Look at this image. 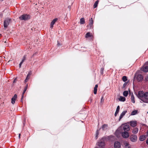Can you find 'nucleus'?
<instances>
[{
    "mask_svg": "<svg viewBox=\"0 0 148 148\" xmlns=\"http://www.w3.org/2000/svg\"><path fill=\"white\" fill-rule=\"evenodd\" d=\"M122 80L124 82L127 81V77L126 76H123L122 77Z\"/></svg>",
    "mask_w": 148,
    "mask_h": 148,
    "instance_id": "obj_31",
    "label": "nucleus"
},
{
    "mask_svg": "<svg viewBox=\"0 0 148 148\" xmlns=\"http://www.w3.org/2000/svg\"><path fill=\"white\" fill-rule=\"evenodd\" d=\"M27 86H28V84H27L26 86L25 87L24 90H23V93L22 94V96L21 100L23 98L24 94L25 93V92L26 91V90L27 89Z\"/></svg>",
    "mask_w": 148,
    "mask_h": 148,
    "instance_id": "obj_19",
    "label": "nucleus"
},
{
    "mask_svg": "<svg viewBox=\"0 0 148 148\" xmlns=\"http://www.w3.org/2000/svg\"><path fill=\"white\" fill-rule=\"evenodd\" d=\"M26 56H23V59L21 62L23 63L24 61L26 59Z\"/></svg>",
    "mask_w": 148,
    "mask_h": 148,
    "instance_id": "obj_32",
    "label": "nucleus"
},
{
    "mask_svg": "<svg viewBox=\"0 0 148 148\" xmlns=\"http://www.w3.org/2000/svg\"><path fill=\"white\" fill-rule=\"evenodd\" d=\"M114 146L115 148H120L121 145L119 142H116L114 143Z\"/></svg>",
    "mask_w": 148,
    "mask_h": 148,
    "instance_id": "obj_10",
    "label": "nucleus"
},
{
    "mask_svg": "<svg viewBox=\"0 0 148 148\" xmlns=\"http://www.w3.org/2000/svg\"><path fill=\"white\" fill-rule=\"evenodd\" d=\"M119 110H120V107L119 106H117V107L116 110V112H115V114H114L115 116H116L117 114L118 113L119 111Z\"/></svg>",
    "mask_w": 148,
    "mask_h": 148,
    "instance_id": "obj_21",
    "label": "nucleus"
},
{
    "mask_svg": "<svg viewBox=\"0 0 148 148\" xmlns=\"http://www.w3.org/2000/svg\"><path fill=\"white\" fill-rule=\"evenodd\" d=\"M127 82H125L123 84V88H124L125 87V86H126V85H127Z\"/></svg>",
    "mask_w": 148,
    "mask_h": 148,
    "instance_id": "obj_33",
    "label": "nucleus"
},
{
    "mask_svg": "<svg viewBox=\"0 0 148 148\" xmlns=\"http://www.w3.org/2000/svg\"><path fill=\"white\" fill-rule=\"evenodd\" d=\"M58 20V18H55L53 19L52 21L51 22L50 24V28L51 29L53 28V25L55 24V23Z\"/></svg>",
    "mask_w": 148,
    "mask_h": 148,
    "instance_id": "obj_8",
    "label": "nucleus"
},
{
    "mask_svg": "<svg viewBox=\"0 0 148 148\" xmlns=\"http://www.w3.org/2000/svg\"><path fill=\"white\" fill-rule=\"evenodd\" d=\"M105 144L104 142H100L99 144V146L101 147H103L105 145Z\"/></svg>",
    "mask_w": 148,
    "mask_h": 148,
    "instance_id": "obj_25",
    "label": "nucleus"
},
{
    "mask_svg": "<svg viewBox=\"0 0 148 148\" xmlns=\"http://www.w3.org/2000/svg\"><path fill=\"white\" fill-rule=\"evenodd\" d=\"M61 45V44L60 43V42L58 41L57 42V46H59Z\"/></svg>",
    "mask_w": 148,
    "mask_h": 148,
    "instance_id": "obj_34",
    "label": "nucleus"
},
{
    "mask_svg": "<svg viewBox=\"0 0 148 148\" xmlns=\"http://www.w3.org/2000/svg\"><path fill=\"white\" fill-rule=\"evenodd\" d=\"M32 74V72L31 71H29L27 77L25 80V83L27 82L30 77V76Z\"/></svg>",
    "mask_w": 148,
    "mask_h": 148,
    "instance_id": "obj_13",
    "label": "nucleus"
},
{
    "mask_svg": "<svg viewBox=\"0 0 148 148\" xmlns=\"http://www.w3.org/2000/svg\"><path fill=\"white\" fill-rule=\"evenodd\" d=\"M128 94V92L127 91H124L123 93V95L125 97H127Z\"/></svg>",
    "mask_w": 148,
    "mask_h": 148,
    "instance_id": "obj_30",
    "label": "nucleus"
},
{
    "mask_svg": "<svg viewBox=\"0 0 148 148\" xmlns=\"http://www.w3.org/2000/svg\"><path fill=\"white\" fill-rule=\"evenodd\" d=\"M131 99L133 103H135L134 97L133 94L131 96Z\"/></svg>",
    "mask_w": 148,
    "mask_h": 148,
    "instance_id": "obj_28",
    "label": "nucleus"
},
{
    "mask_svg": "<svg viewBox=\"0 0 148 148\" xmlns=\"http://www.w3.org/2000/svg\"><path fill=\"white\" fill-rule=\"evenodd\" d=\"M130 140L132 142H136L137 140V137L136 135L132 134L130 137Z\"/></svg>",
    "mask_w": 148,
    "mask_h": 148,
    "instance_id": "obj_3",
    "label": "nucleus"
},
{
    "mask_svg": "<svg viewBox=\"0 0 148 148\" xmlns=\"http://www.w3.org/2000/svg\"><path fill=\"white\" fill-rule=\"evenodd\" d=\"M93 21L92 18H91L89 20V24L88 26H89L90 28H91L92 27H93Z\"/></svg>",
    "mask_w": 148,
    "mask_h": 148,
    "instance_id": "obj_11",
    "label": "nucleus"
},
{
    "mask_svg": "<svg viewBox=\"0 0 148 148\" xmlns=\"http://www.w3.org/2000/svg\"><path fill=\"white\" fill-rule=\"evenodd\" d=\"M122 136L124 138H127L129 137V135L128 132L125 131L122 133Z\"/></svg>",
    "mask_w": 148,
    "mask_h": 148,
    "instance_id": "obj_5",
    "label": "nucleus"
},
{
    "mask_svg": "<svg viewBox=\"0 0 148 148\" xmlns=\"http://www.w3.org/2000/svg\"><path fill=\"white\" fill-rule=\"evenodd\" d=\"M1 35V34H0V35Z\"/></svg>",
    "mask_w": 148,
    "mask_h": 148,
    "instance_id": "obj_43",
    "label": "nucleus"
},
{
    "mask_svg": "<svg viewBox=\"0 0 148 148\" xmlns=\"http://www.w3.org/2000/svg\"><path fill=\"white\" fill-rule=\"evenodd\" d=\"M135 76L136 77L137 80L138 81H140L142 80L143 79V76L141 74H138L137 76L136 75Z\"/></svg>",
    "mask_w": 148,
    "mask_h": 148,
    "instance_id": "obj_9",
    "label": "nucleus"
},
{
    "mask_svg": "<svg viewBox=\"0 0 148 148\" xmlns=\"http://www.w3.org/2000/svg\"><path fill=\"white\" fill-rule=\"evenodd\" d=\"M1 0V1H3V0Z\"/></svg>",
    "mask_w": 148,
    "mask_h": 148,
    "instance_id": "obj_42",
    "label": "nucleus"
},
{
    "mask_svg": "<svg viewBox=\"0 0 148 148\" xmlns=\"http://www.w3.org/2000/svg\"><path fill=\"white\" fill-rule=\"evenodd\" d=\"M138 97L144 103L148 102V92H144L143 91H139L137 95Z\"/></svg>",
    "mask_w": 148,
    "mask_h": 148,
    "instance_id": "obj_1",
    "label": "nucleus"
},
{
    "mask_svg": "<svg viewBox=\"0 0 148 148\" xmlns=\"http://www.w3.org/2000/svg\"><path fill=\"white\" fill-rule=\"evenodd\" d=\"M19 18L21 20L26 21L29 19L30 17L28 15L24 14L19 17Z\"/></svg>",
    "mask_w": 148,
    "mask_h": 148,
    "instance_id": "obj_2",
    "label": "nucleus"
},
{
    "mask_svg": "<svg viewBox=\"0 0 148 148\" xmlns=\"http://www.w3.org/2000/svg\"><path fill=\"white\" fill-rule=\"evenodd\" d=\"M147 135H148V131H147Z\"/></svg>",
    "mask_w": 148,
    "mask_h": 148,
    "instance_id": "obj_41",
    "label": "nucleus"
},
{
    "mask_svg": "<svg viewBox=\"0 0 148 148\" xmlns=\"http://www.w3.org/2000/svg\"><path fill=\"white\" fill-rule=\"evenodd\" d=\"M99 2V1L97 0L95 3L93 5L94 8H96L97 7Z\"/></svg>",
    "mask_w": 148,
    "mask_h": 148,
    "instance_id": "obj_29",
    "label": "nucleus"
},
{
    "mask_svg": "<svg viewBox=\"0 0 148 148\" xmlns=\"http://www.w3.org/2000/svg\"><path fill=\"white\" fill-rule=\"evenodd\" d=\"M146 143L148 145V139L146 141Z\"/></svg>",
    "mask_w": 148,
    "mask_h": 148,
    "instance_id": "obj_38",
    "label": "nucleus"
},
{
    "mask_svg": "<svg viewBox=\"0 0 148 148\" xmlns=\"http://www.w3.org/2000/svg\"><path fill=\"white\" fill-rule=\"evenodd\" d=\"M22 63H22V62H21V63H20L19 65V67H20V68H21V65L22 64Z\"/></svg>",
    "mask_w": 148,
    "mask_h": 148,
    "instance_id": "obj_35",
    "label": "nucleus"
},
{
    "mask_svg": "<svg viewBox=\"0 0 148 148\" xmlns=\"http://www.w3.org/2000/svg\"><path fill=\"white\" fill-rule=\"evenodd\" d=\"M138 113V111L137 110H135L133 111L131 113V115H134Z\"/></svg>",
    "mask_w": 148,
    "mask_h": 148,
    "instance_id": "obj_27",
    "label": "nucleus"
},
{
    "mask_svg": "<svg viewBox=\"0 0 148 148\" xmlns=\"http://www.w3.org/2000/svg\"><path fill=\"white\" fill-rule=\"evenodd\" d=\"M101 70L102 71H103V69L102 68L101 69Z\"/></svg>",
    "mask_w": 148,
    "mask_h": 148,
    "instance_id": "obj_39",
    "label": "nucleus"
},
{
    "mask_svg": "<svg viewBox=\"0 0 148 148\" xmlns=\"http://www.w3.org/2000/svg\"><path fill=\"white\" fill-rule=\"evenodd\" d=\"M127 112V110H125L124 111L122 112L119 116V120L123 118V117L125 115Z\"/></svg>",
    "mask_w": 148,
    "mask_h": 148,
    "instance_id": "obj_15",
    "label": "nucleus"
},
{
    "mask_svg": "<svg viewBox=\"0 0 148 148\" xmlns=\"http://www.w3.org/2000/svg\"><path fill=\"white\" fill-rule=\"evenodd\" d=\"M145 64L146 65H148V61L147 62H146L145 63Z\"/></svg>",
    "mask_w": 148,
    "mask_h": 148,
    "instance_id": "obj_36",
    "label": "nucleus"
},
{
    "mask_svg": "<svg viewBox=\"0 0 148 148\" xmlns=\"http://www.w3.org/2000/svg\"><path fill=\"white\" fill-rule=\"evenodd\" d=\"M108 127V125L106 124H104L102 126V129L103 130H106L107 129Z\"/></svg>",
    "mask_w": 148,
    "mask_h": 148,
    "instance_id": "obj_18",
    "label": "nucleus"
},
{
    "mask_svg": "<svg viewBox=\"0 0 148 148\" xmlns=\"http://www.w3.org/2000/svg\"><path fill=\"white\" fill-rule=\"evenodd\" d=\"M80 23L81 24H84L85 23L84 19V18H82L80 20Z\"/></svg>",
    "mask_w": 148,
    "mask_h": 148,
    "instance_id": "obj_26",
    "label": "nucleus"
},
{
    "mask_svg": "<svg viewBox=\"0 0 148 148\" xmlns=\"http://www.w3.org/2000/svg\"><path fill=\"white\" fill-rule=\"evenodd\" d=\"M124 144L125 148H130V145L128 142H124Z\"/></svg>",
    "mask_w": 148,
    "mask_h": 148,
    "instance_id": "obj_16",
    "label": "nucleus"
},
{
    "mask_svg": "<svg viewBox=\"0 0 148 148\" xmlns=\"http://www.w3.org/2000/svg\"><path fill=\"white\" fill-rule=\"evenodd\" d=\"M92 34H91L89 32L87 33L85 35V37L86 38H87L89 37H92Z\"/></svg>",
    "mask_w": 148,
    "mask_h": 148,
    "instance_id": "obj_20",
    "label": "nucleus"
},
{
    "mask_svg": "<svg viewBox=\"0 0 148 148\" xmlns=\"http://www.w3.org/2000/svg\"><path fill=\"white\" fill-rule=\"evenodd\" d=\"M147 113L148 114V112H147Z\"/></svg>",
    "mask_w": 148,
    "mask_h": 148,
    "instance_id": "obj_44",
    "label": "nucleus"
},
{
    "mask_svg": "<svg viewBox=\"0 0 148 148\" xmlns=\"http://www.w3.org/2000/svg\"><path fill=\"white\" fill-rule=\"evenodd\" d=\"M140 70L145 72H148V66L144 65L140 69Z\"/></svg>",
    "mask_w": 148,
    "mask_h": 148,
    "instance_id": "obj_6",
    "label": "nucleus"
},
{
    "mask_svg": "<svg viewBox=\"0 0 148 148\" xmlns=\"http://www.w3.org/2000/svg\"><path fill=\"white\" fill-rule=\"evenodd\" d=\"M10 20L9 18L6 19L4 21V29H6V28L9 25Z\"/></svg>",
    "mask_w": 148,
    "mask_h": 148,
    "instance_id": "obj_4",
    "label": "nucleus"
},
{
    "mask_svg": "<svg viewBox=\"0 0 148 148\" xmlns=\"http://www.w3.org/2000/svg\"><path fill=\"white\" fill-rule=\"evenodd\" d=\"M130 125L132 127H135L137 125V122L136 121H132L129 122Z\"/></svg>",
    "mask_w": 148,
    "mask_h": 148,
    "instance_id": "obj_12",
    "label": "nucleus"
},
{
    "mask_svg": "<svg viewBox=\"0 0 148 148\" xmlns=\"http://www.w3.org/2000/svg\"><path fill=\"white\" fill-rule=\"evenodd\" d=\"M17 98V95L16 94L14 95V96L12 98L11 103L14 104L15 103V100Z\"/></svg>",
    "mask_w": 148,
    "mask_h": 148,
    "instance_id": "obj_14",
    "label": "nucleus"
},
{
    "mask_svg": "<svg viewBox=\"0 0 148 148\" xmlns=\"http://www.w3.org/2000/svg\"><path fill=\"white\" fill-rule=\"evenodd\" d=\"M98 87V85L97 84H96L95 85L94 88V93L95 94H97Z\"/></svg>",
    "mask_w": 148,
    "mask_h": 148,
    "instance_id": "obj_22",
    "label": "nucleus"
},
{
    "mask_svg": "<svg viewBox=\"0 0 148 148\" xmlns=\"http://www.w3.org/2000/svg\"><path fill=\"white\" fill-rule=\"evenodd\" d=\"M20 136H21V134H19V136H18L19 138H20Z\"/></svg>",
    "mask_w": 148,
    "mask_h": 148,
    "instance_id": "obj_37",
    "label": "nucleus"
},
{
    "mask_svg": "<svg viewBox=\"0 0 148 148\" xmlns=\"http://www.w3.org/2000/svg\"><path fill=\"white\" fill-rule=\"evenodd\" d=\"M15 80H16V79H15L14 80V81H13V82H15Z\"/></svg>",
    "mask_w": 148,
    "mask_h": 148,
    "instance_id": "obj_40",
    "label": "nucleus"
},
{
    "mask_svg": "<svg viewBox=\"0 0 148 148\" xmlns=\"http://www.w3.org/2000/svg\"><path fill=\"white\" fill-rule=\"evenodd\" d=\"M138 128H135L132 129V132L133 134H136L138 133Z\"/></svg>",
    "mask_w": 148,
    "mask_h": 148,
    "instance_id": "obj_17",
    "label": "nucleus"
},
{
    "mask_svg": "<svg viewBox=\"0 0 148 148\" xmlns=\"http://www.w3.org/2000/svg\"><path fill=\"white\" fill-rule=\"evenodd\" d=\"M123 129L125 131H128L130 130V127L129 125L125 124L123 127Z\"/></svg>",
    "mask_w": 148,
    "mask_h": 148,
    "instance_id": "obj_7",
    "label": "nucleus"
},
{
    "mask_svg": "<svg viewBox=\"0 0 148 148\" xmlns=\"http://www.w3.org/2000/svg\"><path fill=\"white\" fill-rule=\"evenodd\" d=\"M119 100L120 101H124L125 100V98L124 97L121 96L119 98Z\"/></svg>",
    "mask_w": 148,
    "mask_h": 148,
    "instance_id": "obj_23",
    "label": "nucleus"
},
{
    "mask_svg": "<svg viewBox=\"0 0 148 148\" xmlns=\"http://www.w3.org/2000/svg\"><path fill=\"white\" fill-rule=\"evenodd\" d=\"M146 138V137L145 135H142L140 136L139 140L140 141H143Z\"/></svg>",
    "mask_w": 148,
    "mask_h": 148,
    "instance_id": "obj_24",
    "label": "nucleus"
}]
</instances>
